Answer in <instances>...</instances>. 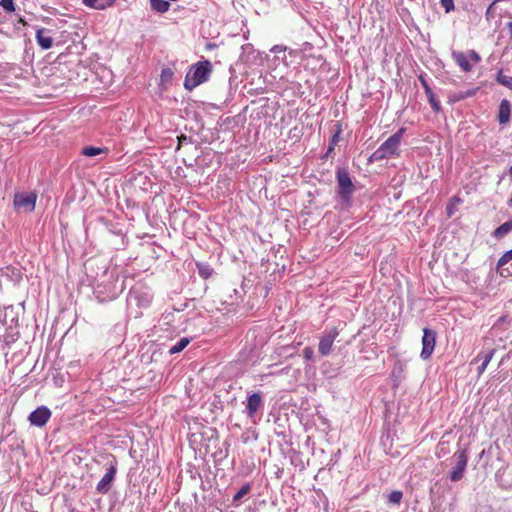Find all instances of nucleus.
<instances>
[{
	"label": "nucleus",
	"mask_w": 512,
	"mask_h": 512,
	"mask_svg": "<svg viewBox=\"0 0 512 512\" xmlns=\"http://www.w3.org/2000/svg\"><path fill=\"white\" fill-rule=\"evenodd\" d=\"M36 40L38 45L44 50L50 49L53 45V39L49 36V31L44 28L37 30Z\"/></svg>",
	"instance_id": "nucleus-13"
},
{
	"label": "nucleus",
	"mask_w": 512,
	"mask_h": 512,
	"mask_svg": "<svg viewBox=\"0 0 512 512\" xmlns=\"http://www.w3.org/2000/svg\"><path fill=\"white\" fill-rule=\"evenodd\" d=\"M117 473V467L116 465H109L106 469V473L101 478V480L98 482L96 486V491L100 494H107L111 488L112 484L115 480V476Z\"/></svg>",
	"instance_id": "nucleus-8"
},
{
	"label": "nucleus",
	"mask_w": 512,
	"mask_h": 512,
	"mask_svg": "<svg viewBox=\"0 0 512 512\" xmlns=\"http://www.w3.org/2000/svg\"><path fill=\"white\" fill-rule=\"evenodd\" d=\"M498 82L512 90V76L499 74Z\"/></svg>",
	"instance_id": "nucleus-25"
},
{
	"label": "nucleus",
	"mask_w": 512,
	"mask_h": 512,
	"mask_svg": "<svg viewBox=\"0 0 512 512\" xmlns=\"http://www.w3.org/2000/svg\"><path fill=\"white\" fill-rule=\"evenodd\" d=\"M186 139H187V137H186L185 135H181L180 137H178L179 144H181L182 142H184Z\"/></svg>",
	"instance_id": "nucleus-33"
},
{
	"label": "nucleus",
	"mask_w": 512,
	"mask_h": 512,
	"mask_svg": "<svg viewBox=\"0 0 512 512\" xmlns=\"http://www.w3.org/2000/svg\"><path fill=\"white\" fill-rule=\"evenodd\" d=\"M511 230H512V220H509V221L503 223L502 225H500L499 227H497L493 232V236L497 239H500V238L504 237L505 235H507Z\"/></svg>",
	"instance_id": "nucleus-19"
},
{
	"label": "nucleus",
	"mask_w": 512,
	"mask_h": 512,
	"mask_svg": "<svg viewBox=\"0 0 512 512\" xmlns=\"http://www.w3.org/2000/svg\"><path fill=\"white\" fill-rule=\"evenodd\" d=\"M404 371V363L401 360H397L394 364L392 375H400Z\"/></svg>",
	"instance_id": "nucleus-27"
},
{
	"label": "nucleus",
	"mask_w": 512,
	"mask_h": 512,
	"mask_svg": "<svg viewBox=\"0 0 512 512\" xmlns=\"http://www.w3.org/2000/svg\"><path fill=\"white\" fill-rule=\"evenodd\" d=\"M456 465L450 473V479L453 482L460 481L467 467L468 455L465 450H461L455 453Z\"/></svg>",
	"instance_id": "nucleus-7"
},
{
	"label": "nucleus",
	"mask_w": 512,
	"mask_h": 512,
	"mask_svg": "<svg viewBox=\"0 0 512 512\" xmlns=\"http://www.w3.org/2000/svg\"><path fill=\"white\" fill-rule=\"evenodd\" d=\"M50 417V409L46 406H40L30 413L28 420L33 426L43 427L49 421Z\"/></svg>",
	"instance_id": "nucleus-10"
},
{
	"label": "nucleus",
	"mask_w": 512,
	"mask_h": 512,
	"mask_svg": "<svg viewBox=\"0 0 512 512\" xmlns=\"http://www.w3.org/2000/svg\"><path fill=\"white\" fill-rule=\"evenodd\" d=\"M338 335L339 330L337 327H333L320 338L318 351L322 356H327L331 353L334 340L338 337Z\"/></svg>",
	"instance_id": "nucleus-9"
},
{
	"label": "nucleus",
	"mask_w": 512,
	"mask_h": 512,
	"mask_svg": "<svg viewBox=\"0 0 512 512\" xmlns=\"http://www.w3.org/2000/svg\"><path fill=\"white\" fill-rule=\"evenodd\" d=\"M263 401L259 393H253L247 399L246 412L249 417H253L259 408L262 406Z\"/></svg>",
	"instance_id": "nucleus-11"
},
{
	"label": "nucleus",
	"mask_w": 512,
	"mask_h": 512,
	"mask_svg": "<svg viewBox=\"0 0 512 512\" xmlns=\"http://www.w3.org/2000/svg\"><path fill=\"white\" fill-rule=\"evenodd\" d=\"M314 355V351L311 347H305L303 349V356L306 360H312Z\"/></svg>",
	"instance_id": "nucleus-29"
},
{
	"label": "nucleus",
	"mask_w": 512,
	"mask_h": 512,
	"mask_svg": "<svg viewBox=\"0 0 512 512\" xmlns=\"http://www.w3.org/2000/svg\"><path fill=\"white\" fill-rule=\"evenodd\" d=\"M452 58L463 72H470L472 70L473 66L470 61L477 64L481 60L479 54L474 50H470L468 54L461 51H454Z\"/></svg>",
	"instance_id": "nucleus-3"
},
{
	"label": "nucleus",
	"mask_w": 512,
	"mask_h": 512,
	"mask_svg": "<svg viewBox=\"0 0 512 512\" xmlns=\"http://www.w3.org/2000/svg\"><path fill=\"white\" fill-rule=\"evenodd\" d=\"M195 264L202 279L207 280L213 275L214 270L208 263L197 261Z\"/></svg>",
	"instance_id": "nucleus-17"
},
{
	"label": "nucleus",
	"mask_w": 512,
	"mask_h": 512,
	"mask_svg": "<svg viewBox=\"0 0 512 512\" xmlns=\"http://www.w3.org/2000/svg\"><path fill=\"white\" fill-rule=\"evenodd\" d=\"M0 6L7 13H12L16 11L15 0H0Z\"/></svg>",
	"instance_id": "nucleus-22"
},
{
	"label": "nucleus",
	"mask_w": 512,
	"mask_h": 512,
	"mask_svg": "<svg viewBox=\"0 0 512 512\" xmlns=\"http://www.w3.org/2000/svg\"><path fill=\"white\" fill-rule=\"evenodd\" d=\"M189 343H190V339L187 337H183L175 345H173L172 347L169 348V353L171 355L175 354V353H179L182 350H184L188 346Z\"/></svg>",
	"instance_id": "nucleus-20"
},
{
	"label": "nucleus",
	"mask_w": 512,
	"mask_h": 512,
	"mask_svg": "<svg viewBox=\"0 0 512 512\" xmlns=\"http://www.w3.org/2000/svg\"><path fill=\"white\" fill-rule=\"evenodd\" d=\"M452 213H453V208L447 207V214H448V216H451Z\"/></svg>",
	"instance_id": "nucleus-34"
},
{
	"label": "nucleus",
	"mask_w": 512,
	"mask_h": 512,
	"mask_svg": "<svg viewBox=\"0 0 512 512\" xmlns=\"http://www.w3.org/2000/svg\"><path fill=\"white\" fill-rule=\"evenodd\" d=\"M36 200L35 193H16L13 205L17 211L32 212L35 209Z\"/></svg>",
	"instance_id": "nucleus-4"
},
{
	"label": "nucleus",
	"mask_w": 512,
	"mask_h": 512,
	"mask_svg": "<svg viewBox=\"0 0 512 512\" xmlns=\"http://www.w3.org/2000/svg\"><path fill=\"white\" fill-rule=\"evenodd\" d=\"M440 3L446 13L453 11L455 8L453 0H440Z\"/></svg>",
	"instance_id": "nucleus-26"
},
{
	"label": "nucleus",
	"mask_w": 512,
	"mask_h": 512,
	"mask_svg": "<svg viewBox=\"0 0 512 512\" xmlns=\"http://www.w3.org/2000/svg\"><path fill=\"white\" fill-rule=\"evenodd\" d=\"M150 3L154 11L160 12V0H150Z\"/></svg>",
	"instance_id": "nucleus-31"
},
{
	"label": "nucleus",
	"mask_w": 512,
	"mask_h": 512,
	"mask_svg": "<svg viewBox=\"0 0 512 512\" xmlns=\"http://www.w3.org/2000/svg\"><path fill=\"white\" fill-rule=\"evenodd\" d=\"M170 4L167 1L162 0V14L168 11Z\"/></svg>",
	"instance_id": "nucleus-32"
},
{
	"label": "nucleus",
	"mask_w": 512,
	"mask_h": 512,
	"mask_svg": "<svg viewBox=\"0 0 512 512\" xmlns=\"http://www.w3.org/2000/svg\"><path fill=\"white\" fill-rule=\"evenodd\" d=\"M498 273L502 277H509L512 275V272L508 268H503V267L498 268Z\"/></svg>",
	"instance_id": "nucleus-30"
},
{
	"label": "nucleus",
	"mask_w": 512,
	"mask_h": 512,
	"mask_svg": "<svg viewBox=\"0 0 512 512\" xmlns=\"http://www.w3.org/2000/svg\"><path fill=\"white\" fill-rule=\"evenodd\" d=\"M419 80L425 90L426 95L428 96V100L429 103L431 104L432 109L435 112H439L441 110L440 102L436 99L431 87L429 86V84L427 83L423 76H420Z\"/></svg>",
	"instance_id": "nucleus-14"
},
{
	"label": "nucleus",
	"mask_w": 512,
	"mask_h": 512,
	"mask_svg": "<svg viewBox=\"0 0 512 512\" xmlns=\"http://www.w3.org/2000/svg\"><path fill=\"white\" fill-rule=\"evenodd\" d=\"M338 193L344 200H349L354 191V185L349 173L345 169L337 171Z\"/></svg>",
	"instance_id": "nucleus-5"
},
{
	"label": "nucleus",
	"mask_w": 512,
	"mask_h": 512,
	"mask_svg": "<svg viewBox=\"0 0 512 512\" xmlns=\"http://www.w3.org/2000/svg\"><path fill=\"white\" fill-rule=\"evenodd\" d=\"M212 72V64L209 60L199 61L192 65L184 80V87L192 91L200 84L206 82Z\"/></svg>",
	"instance_id": "nucleus-1"
},
{
	"label": "nucleus",
	"mask_w": 512,
	"mask_h": 512,
	"mask_svg": "<svg viewBox=\"0 0 512 512\" xmlns=\"http://www.w3.org/2000/svg\"><path fill=\"white\" fill-rule=\"evenodd\" d=\"M404 129H400L383 142L371 155L372 161H380L398 155L399 145L403 137Z\"/></svg>",
	"instance_id": "nucleus-2"
},
{
	"label": "nucleus",
	"mask_w": 512,
	"mask_h": 512,
	"mask_svg": "<svg viewBox=\"0 0 512 512\" xmlns=\"http://www.w3.org/2000/svg\"><path fill=\"white\" fill-rule=\"evenodd\" d=\"M436 345V333L429 328L423 329L421 358L427 360L431 357Z\"/></svg>",
	"instance_id": "nucleus-6"
},
{
	"label": "nucleus",
	"mask_w": 512,
	"mask_h": 512,
	"mask_svg": "<svg viewBox=\"0 0 512 512\" xmlns=\"http://www.w3.org/2000/svg\"><path fill=\"white\" fill-rule=\"evenodd\" d=\"M508 28H509V31H510V36H511V38H512V22H510V23L508 24Z\"/></svg>",
	"instance_id": "nucleus-35"
},
{
	"label": "nucleus",
	"mask_w": 512,
	"mask_h": 512,
	"mask_svg": "<svg viewBox=\"0 0 512 512\" xmlns=\"http://www.w3.org/2000/svg\"><path fill=\"white\" fill-rule=\"evenodd\" d=\"M116 0H82V3L91 9L105 10L114 5Z\"/></svg>",
	"instance_id": "nucleus-16"
},
{
	"label": "nucleus",
	"mask_w": 512,
	"mask_h": 512,
	"mask_svg": "<svg viewBox=\"0 0 512 512\" xmlns=\"http://www.w3.org/2000/svg\"><path fill=\"white\" fill-rule=\"evenodd\" d=\"M339 135H340V130H338L333 136H332V139L330 141V146H329V149H328V152L332 151L334 149V146L338 143L339 141Z\"/></svg>",
	"instance_id": "nucleus-28"
},
{
	"label": "nucleus",
	"mask_w": 512,
	"mask_h": 512,
	"mask_svg": "<svg viewBox=\"0 0 512 512\" xmlns=\"http://www.w3.org/2000/svg\"><path fill=\"white\" fill-rule=\"evenodd\" d=\"M511 106L507 99H503L499 106L498 120L500 124H507L510 121Z\"/></svg>",
	"instance_id": "nucleus-15"
},
{
	"label": "nucleus",
	"mask_w": 512,
	"mask_h": 512,
	"mask_svg": "<svg viewBox=\"0 0 512 512\" xmlns=\"http://www.w3.org/2000/svg\"><path fill=\"white\" fill-rule=\"evenodd\" d=\"M251 490V485L249 483L244 484L240 490L233 496V501L238 502L244 497L246 494H248Z\"/></svg>",
	"instance_id": "nucleus-21"
},
{
	"label": "nucleus",
	"mask_w": 512,
	"mask_h": 512,
	"mask_svg": "<svg viewBox=\"0 0 512 512\" xmlns=\"http://www.w3.org/2000/svg\"><path fill=\"white\" fill-rule=\"evenodd\" d=\"M496 350L490 349L488 351H481L477 357L474 359V361H480L482 360L481 365L478 367V377H480L484 371L486 370L488 364L490 363L491 359L493 358Z\"/></svg>",
	"instance_id": "nucleus-12"
},
{
	"label": "nucleus",
	"mask_w": 512,
	"mask_h": 512,
	"mask_svg": "<svg viewBox=\"0 0 512 512\" xmlns=\"http://www.w3.org/2000/svg\"><path fill=\"white\" fill-rule=\"evenodd\" d=\"M107 148L85 146L81 149V154L86 157H95L102 153H107Z\"/></svg>",
	"instance_id": "nucleus-18"
},
{
	"label": "nucleus",
	"mask_w": 512,
	"mask_h": 512,
	"mask_svg": "<svg viewBox=\"0 0 512 512\" xmlns=\"http://www.w3.org/2000/svg\"><path fill=\"white\" fill-rule=\"evenodd\" d=\"M403 494L401 491H392L388 496V501L392 504H399L402 500Z\"/></svg>",
	"instance_id": "nucleus-24"
},
{
	"label": "nucleus",
	"mask_w": 512,
	"mask_h": 512,
	"mask_svg": "<svg viewBox=\"0 0 512 512\" xmlns=\"http://www.w3.org/2000/svg\"><path fill=\"white\" fill-rule=\"evenodd\" d=\"M509 173H510V175L512 176V166H511V167H510V169H509Z\"/></svg>",
	"instance_id": "nucleus-36"
},
{
	"label": "nucleus",
	"mask_w": 512,
	"mask_h": 512,
	"mask_svg": "<svg viewBox=\"0 0 512 512\" xmlns=\"http://www.w3.org/2000/svg\"><path fill=\"white\" fill-rule=\"evenodd\" d=\"M511 260H512V249L507 251V252H505L500 257V259L498 260V263H497V268L503 267L504 265H506Z\"/></svg>",
	"instance_id": "nucleus-23"
}]
</instances>
